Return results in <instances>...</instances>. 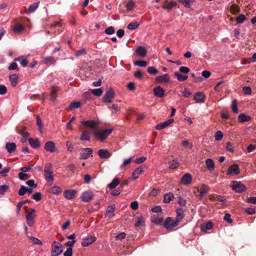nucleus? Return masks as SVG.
I'll list each match as a JSON object with an SVG mask.
<instances>
[{"label": "nucleus", "mask_w": 256, "mask_h": 256, "mask_svg": "<svg viewBox=\"0 0 256 256\" xmlns=\"http://www.w3.org/2000/svg\"><path fill=\"white\" fill-rule=\"evenodd\" d=\"M52 246V256H58L62 252L63 246L61 244L54 241Z\"/></svg>", "instance_id": "3"}, {"label": "nucleus", "mask_w": 256, "mask_h": 256, "mask_svg": "<svg viewBox=\"0 0 256 256\" xmlns=\"http://www.w3.org/2000/svg\"><path fill=\"white\" fill-rule=\"evenodd\" d=\"M94 197V194L90 190H88L82 193L81 198L82 201L88 202L91 200Z\"/></svg>", "instance_id": "10"}, {"label": "nucleus", "mask_w": 256, "mask_h": 256, "mask_svg": "<svg viewBox=\"0 0 256 256\" xmlns=\"http://www.w3.org/2000/svg\"><path fill=\"white\" fill-rule=\"evenodd\" d=\"M44 172L46 180L48 182H50V184H52L54 182V179L52 175L53 173V169L51 164L48 163L46 164Z\"/></svg>", "instance_id": "2"}, {"label": "nucleus", "mask_w": 256, "mask_h": 256, "mask_svg": "<svg viewBox=\"0 0 256 256\" xmlns=\"http://www.w3.org/2000/svg\"><path fill=\"white\" fill-rule=\"evenodd\" d=\"M232 109L234 113H237L238 112V109L237 108V102L236 100H234L232 102Z\"/></svg>", "instance_id": "51"}, {"label": "nucleus", "mask_w": 256, "mask_h": 256, "mask_svg": "<svg viewBox=\"0 0 256 256\" xmlns=\"http://www.w3.org/2000/svg\"><path fill=\"white\" fill-rule=\"evenodd\" d=\"M174 198V194L172 193L166 194L164 196V202L165 203L170 202Z\"/></svg>", "instance_id": "34"}, {"label": "nucleus", "mask_w": 256, "mask_h": 256, "mask_svg": "<svg viewBox=\"0 0 256 256\" xmlns=\"http://www.w3.org/2000/svg\"><path fill=\"white\" fill-rule=\"evenodd\" d=\"M152 222H153L157 224H160L163 221V219L162 218L156 217V218H154L152 220Z\"/></svg>", "instance_id": "59"}, {"label": "nucleus", "mask_w": 256, "mask_h": 256, "mask_svg": "<svg viewBox=\"0 0 256 256\" xmlns=\"http://www.w3.org/2000/svg\"><path fill=\"white\" fill-rule=\"evenodd\" d=\"M33 199L38 202L42 199V194L40 192H36L32 196Z\"/></svg>", "instance_id": "52"}, {"label": "nucleus", "mask_w": 256, "mask_h": 256, "mask_svg": "<svg viewBox=\"0 0 256 256\" xmlns=\"http://www.w3.org/2000/svg\"><path fill=\"white\" fill-rule=\"evenodd\" d=\"M24 29V27L20 24H18L16 25L14 28L13 30L16 34H19Z\"/></svg>", "instance_id": "39"}, {"label": "nucleus", "mask_w": 256, "mask_h": 256, "mask_svg": "<svg viewBox=\"0 0 256 256\" xmlns=\"http://www.w3.org/2000/svg\"><path fill=\"white\" fill-rule=\"evenodd\" d=\"M144 222V218L142 217H140L138 220L137 222L135 224V226L138 227L142 226Z\"/></svg>", "instance_id": "60"}, {"label": "nucleus", "mask_w": 256, "mask_h": 256, "mask_svg": "<svg viewBox=\"0 0 256 256\" xmlns=\"http://www.w3.org/2000/svg\"><path fill=\"white\" fill-rule=\"evenodd\" d=\"M120 183V180L118 178H114L112 182L109 184L108 186L111 189L115 188Z\"/></svg>", "instance_id": "35"}, {"label": "nucleus", "mask_w": 256, "mask_h": 256, "mask_svg": "<svg viewBox=\"0 0 256 256\" xmlns=\"http://www.w3.org/2000/svg\"><path fill=\"white\" fill-rule=\"evenodd\" d=\"M10 80L12 86H16L18 84V76L16 74H12L10 77Z\"/></svg>", "instance_id": "26"}, {"label": "nucleus", "mask_w": 256, "mask_h": 256, "mask_svg": "<svg viewBox=\"0 0 256 256\" xmlns=\"http://www.w3.org/2000/svg\"><path fill=\"white\" fill-rule=\"evenodd\" d=\"M170 81V76L168 74H164L157 76L156 78V82L158 83L168 82Z\"/></svg>", "instance_id": "16"}, {"label": "nucleus", "mask_w": 256, "mask_h": 256, "mask_svg": "<svg viewBox=\"0 0 256 256\" xmlns=\"http://www.w3.org/2000/svg\"><path fill=\"white\" fill-rule=\"evenodd\" d=\"M179 1L186 8H190L193 2L192 0H179Z\"/></svg>", "instance_id": "45"}, {"label": "nucleus", "mask_w": 256, "mask_h": 256, "mask_svg": "<svg viewBox=\"0 0 256 256\" xmlns=\"http://www.w3.org/2000/svg\"><path fill=\"white\" fill-rule=\"evenodd\" d=\"M14 60L19 62L23 66H26L28 64V60H27V58L23 56L15 58Z\"/></svg>", "instance_id": "28"}, {"label": "nucleus", "mask_w": 256, "mask_h": 256, "mask_svg": "<svg viewBox=\"0 0 256 256\" xmlns=\"http://www.w3.org/2000/svg\"><path fill=\"white\" fill-rule=\"evenodd\" d=\"M18 178L22 180H26L30 178V175L20 172L18 174Z\"/></svg>", "instance_id": "48"}, {"label": "nucleus", "mask_w": 256, "mask_h": 256, "mask_svg": "<svg viewBox=\"0 0 256 256\" xmlns=\"http://www.w3.org/2000/svg\"><path fill=\"white\" fill-rule=\"evenodd\" d=\"M184 218V210L182 208H178L176 210V221H178V223Z\"/></svg>", "instance_id": "30"}, {"label": "nucleus", "mask_w": 256, "mask_h": 256, "mask_svg": "<svg viewBox=\"0 0 256 256\" xmlns=\"http://www.w3.org/2000/svg\"><path fill=\"white\" fill-rule=\"evenodd\" d=\"M134 6V3L132 0L129 1L126 5V7L128 10H132Z\"/></svg>", "instance_id": "62"}, {"label": "nucleus", "mask_w": 256, "mask_h": 256, "mask_svg": "<svg viewBox=\"0 0 256 256\" xmlns=\"http://www.w3.org/2000/svg\"><path fill=\"white\" fill-rule=\"evenodd\" d=\"M72 248H68L64 252V256H72Z\"/></svg>", "instance_id": "64"}, {"label": "nucleus", "mask_w": 256, "mask_h": 256, "mask_svg": "<svg viewBox=\"0 0 256 256\" xmlns=\"http://www.w3.org/2000/svg\"><path fill=\"white\" fill-rule=\"evenodd\" d=\"M154 94L155 96L162 98L164 96V91L160 86H156L154 89Z\"/></svg>", "instance_id": "17"}, {"label": "nucleus", "mask_w": 256, "mask_h": 256, "mask_svg": "<svg viewBox=\"0 0 256 256\" xmlns=\"http://www.w3.org/2000/svg\"><path fill=\"white\" fill-rule=\"evenodd\" d=\"M96 240V238L94 236H88L82 239V245L83 246H88L92 244Z\"/></svg>", "instance_id": "9"}, {"label": "nucleus", "mask_w": 256, "mask_h": 256, "mask_svg": "<svg viewBox=\"0 0 256 256\" xmlns=\"http://www.w3.org/2000/svg\"><path fill=\"white\" fill-rule=\"evenodd\" d=\"M192 180V176L191 174L187 173L182 176L180 182L184 185H188L191 183Z\"/></svg>", "instance_id": "14"}, {"label": "nucleus", "mask_w": 256, "mask_h": 256, "mask_svg": "<svg viewBox=\"0 0 256 256\" xmlns=\"http://www.w3.org/2000/svg\"><path fill=\"white\" fill-rule=\"evenodd\" d=\"M246 18L244 15L240 14L236 18V20L238 23L242 24L245 20Z\"/></svg>", "instance_id": "61"}, {"label": "nucleus", "mask_w": 256, "mask_h": 256, "mask_svg": "<svg viewBox=\"0 0 256 256\" xmlns=\"http://www.w3.org/2000/svg\"><path fill=\"white\" fill-rule=\"evenodd\" d=\"M169 164L170 168L171 169H174L176 168L179 165V163L178 162V160L174 159L170 161Z\"/></svg>", "instance_id": "42"}, {"label": "nucleus", "mask_w": 256, "mask_h": 256, "mask_svg": "<svg viewBox=\"0 0 256 256\" xmlns=\"http://www.w3.org/2000/svg\"><path fill=\"white\" fill-rule=\"evenodd\" d=\"M9 188V186L6 184L0 186V195L4 194Z\"/></svg>", "instance_id": "46"}, {"label": "nucleus", "mask_w": 256, "mask_h": 256, "mask_svg": "<svg viewBox=\"0 0 256 256\" xmlns=\"http://www.w3.org/2000/svg\"><path fill=\"white\" fill-rule=\"evenodd\" d=\"M176 3L174 1H171L169 2L167 4L164 5L162 8L164 9L167 10H170L172 8L175 6Z\"/></svg>", "instance_id": "36"}, {"label": "nucleus", "mask_w": 256, "mask_h": 256, "mask_svg": "<svg viewBox=\"0 0 256 256\" xmlns=\"http://www.w3.org/2000/svg\"><path fill=\"white\" fill-rule=\"evenodd\" d=\"M178 224V221H176L170 217H168L166 218L164 224V226L166 230H171L173 228L177 226Z\"/></svg>", "instance_id": "5"}, {"label": "nucleus", "mask_w": 256, "mask_h": 256, "mask_svg": "<svg viewBox=\"0 0 256 256\" xmlns=\"http://www.w3.org/2000/svg\"><path fill=\"white\" fill-rule=\"evenodd\" d=\"M81 106V103L80 102H74L70 104V108H80Z\"/></svg>", "instance_id": "50"}, {"label": "nucleus", "mask_w": 256, "mask_h": 256, "mask_svg": "<svg viewBox=\"0 0 256 256\" xmlns=\"http://www.w3.org/2000/svg\"><path fill=\"white\" fill-rule=\"evenodd\" d=\"M174 122V119L170 118V119L165 121L164 122H162V123H160V124H157L156 126V128L157 130H161L164 129V128H166L167 126H168L169 125H170L171 124H172Z\"/></svg>", "instance_id": "13"}, {"label": "nucleus", "mask_w": 256, "mask_h": 256, "mask_svg": "<svg viewBox=\"0 0 256 256\" xmlns=\"http://www.w3.org/2000/svg\"><path fill=\"white\" fill-rule=\"evenodd\" d=\"M230 186L233 190L239 193L244 192L246 188L244 186L241 182L237 181H232Z\"/></svg>", "instance_id": "6"}, {"label": "nucleus", "mask_w": 256, "mask_h": 256, "mask_svg": "<svg viewBox=\"0 0 256 256\" xmlns=\"http://www.w3.org/2000/svg\"><path fill=\"white\" fill-rule=\"evenodd\" d=\"M134 64L140 67H145L147 66V62L144 60H137L134 62Z\"/></svg>", "instance_id": "47"}, {"label": "nucleus", "mask_w": 256, "mask_h": 256, "mask_svg": "<svg viewBox=\"0 0 256 256\" xmlns=\"http://www.w3.org/2000/svg\"><path fill=\"white\" fill-rule=\"evenodd\" d=\"M143 170L141 167L136 168L132 172L131 180H136L139 177V176L143 172Z\"/></svg>", "instance_id": "23"}, {"label": "nucleus", "mask_w": 256, "mask_h": 256, "mask_svg": "<svg viewBox=\"0 0 256 256\" xmlns=\"http://www.w3.org/2000/svg\"><path fill=\"white\" fill-rule=\"evenodd\" d=\"M230 12L234 14H236L239 11V8L236 5H232L230 8Z\"/></svg>", "instance_id": "49"}, {"label": "nucleus", "mask_w": 256, "mask_h": 256, "mask_svg": "<svg viewBox=\"0 0 256 256\" xmlns=\"http://www.w3.org/2000/svg\"><path fill=\"white\" fill-rule=\"evenodd\" d=\"M209 188L205 184H202L201 188L198 191L200 192V198H202L208 192Z\"/></svg>", "instance_id": "21"}, {"label": "nucleus", "mask_w": 256, "mask_h": 256, "mask_svg": "<svg viewBox=\"0 0 256 256\" xmlns=\"http://www.w3.org/2000/svg\"><path fill=\"white\" fill-rule=\"evenodd\" d=\"M90 133L88 130H84L82 132V136L80 139L82 140H87L88 141L90 140Z\"/></svg>", "instance_id": "31"}, {"label": "nucleus", "mask_w": 256, "mask_h": 256, "mask_svg": "<svg viewBox=\"0 0 256 256\" xmlns=\"http://www.w3.org/2000/svg\"><path fill=\"white\" fill-rule=\"evenodd\" d=\"M92 150L90 148H83L80 153V158L87 159L92 154Z\"/></svg>", "instance_id": "11"}, {"label": "nucleus", "mask_w": 256, "mask_h": 256, "mask_svg": "<svg viewBox=\"0 0 256 256\" xmlns=\"http://www.w3.org/2000/svg\"><path fill=\"white\" fill-rule=\"evenodd\" d=\"M212 228V224L211 222H208L206 224H204L202 226V229L203 230H210Z\"/></svg>", "instance_id": "53"}, {"label": "nucleus", "mask_w": 256, "mask_h": 256, "mask_svg": "<svg viewBox=\"0 0 256 256\" xmlns=\"http://www.w3.org/2000/svg\"><path fill=\"white\" fill-rule=\"evenodd\" d=\"M98 154L100 158L107 159L111 156L112 153L107 149H100Z\"/></svg>", "instance_id": "12"}, {"label": "nucleus", "mask_w": 256, "mask_h": 256, "mask_svg": "<svg viewBox=\"0 0 256 256\" xmlns=\"http://www.w3.org/2000/svg\"><path fill=\"white\" fill-rule=\"evenodd\" d=\"M92 94L96 96H100L103 92V90L102 88L93 89L92 90Z\"/></svg>", "instance_id": "44"}, {"label": "nucleus", "mask_w": 256, "mask_h": 256, "mask_svg": "<svg viewBox=\"0 0 256 256\" xmlns=\"http://www.w3.org/2000/svg\"><path fill=\"white\" fill-rule=\"evenodd\" d=\"M76 191L74 190H68L64 192V196L67 199H72L76 195Z\"/></svg>", "instance_id": "20"}, {"label": "nucleus", "mask_w": 256, "mask_h": 256, "mask_svg": "<svg viewBox=\"0 0 256 256\" xmlns=\"http://www.w3.org/2000/svg\"><path fill=\"white\" fill-rule=\"evenodd\" d=\"M174 76H176L178 80L180 82H183L188 79V76L185 75H182L178 72H175L174 73Z\"/></svg>", "instance_id": "33"}, {"label": "nucleus", "mask_w": 256, "mask_h": 256, "mask_svg": "<svg viewBox=\"0 0 256 256\" xmlns=\"http://www.w3.org/2000/svg\"><path fill=\"white\" fill-rule=\"evenodd\" d=\"M28 142L34 148H38L40 146V142L38 139L29 138Z\"/></svg>", "instance_id": "29"}, {"label": "nucleus", "mask_w": 256, "mask_h": 256, "mask_svg": "<svg viewBox=\"0 0 256 256\" xmlns=\"http://www.w3.org/2000/svg\"><path fill=\"white\" fill-rule=\"evenodd\" d=\"M146 160V156H142L140 158H136L134 160V162L137 164H141L144 162Z\"/></svg>", "instance_id": "56"}, {"label": "nucleus", "mask_w": 256, "mask_h": 256, "mask_svg": "<svg viewBox=\"0 0 256 256\" xmlns=\"http://www.w3.org/2000/svg\"><path fill=\"white\" fill-rule=\"evenodd\" d=\"M251 120V118L245 114L244 113L240 114L238 116V122H244L250 121Z\"/></svg>", "instance_id": "27"}, {"label": "nucleus", "mask_w": 256, "mask_h": 256, "mask_svg": "<svg viewBox=\"0 0 256 256\" xmlns=\"http://www.w3.org/2000/svg\"><path fill=\"white\" fill-rule=\"evenodd\" d=\"M182 145L185 147L188 148L189 147L190 148H192V144H191L190 141L188 140H184L182 142Z\"/></svg>", "instance_id": "54"}, {"label": "nucleus", "mask_w": 256, "mask_h": 256, "mask_svg": "<svg viewBox=\"0 0 256 256\" xmlns=\"http://www.w3.org/2000/svg\"><path fill=\"white\" fill-rule=\"evenodd\" d=\"M214 138L216 140L218 141L221 140L223 138V134L222 132L218 131L215 134Z\"/></svg>", "instance_id": "55"}, {"label": "nucleus", "mask_w": 256, "mask_h": 256, "mask_svg": "<svg viewBox=\"0 0 256 256\" xmlns=\"http://www.w3.org/2000/svg\"><path fill=\"white\" fill-rule=\"evenodd\" d=\"M33 192V189L32 188H30L26 187L25 186H22L20 188L18 194L20 196H24L26 192L28 193L29 194H32Z\"/></svg>", "instance_id": "19"}, {"label": "nucleus", "mask_w": 256, "mask_h": 256, "mask_svg": "<svg viewBox=\"0 0 256 256\" xmlns=\"http://www.w3.org/2000/svg\"><path fill=\"white\" fill-rule=\"evenodd\" d=\"M194 100L198 103H202L204 101L205 96L203 93L198 92L194 95Z\"/></svg>", "instance_id": "18"}, {"label": "nucleus", "mask_w": 256, "mask_h": 256, "mask_svg": "<svg viewBox=\"0 0 256 256\" xmlns=\"http://www.w3.org/2000/svg\"><path fill=\"white\" fill-rule=\"evenodd\" d=\"M35 212L36 210L34 208H31L26 212V218L27 224L30 226H33L34 224V219L36 217Z\"/></svg>", "instance_id": "4"}, {"label": "nucleus", "mask_w": 256, "mask_h": 256, "mask_svg": "<svg viewBox=\"0 0 256 256\" xmlns=\"http://www.w3.org/2000/svg\"><path fill=\"white\" fill-rule=\"evenodd\" d=\"M81 123L86 127L90 128L93 130H96L98 125V123L93 120H84L81 121Z\"/></svg>", "instance_id": "8"}, {"label": "nucleus", "mask_w": 256, "mask_h": 256, "mask_svg": "<svg viewBox=\"0 0 256 256\" xmlns=\"http://www.w3.org/2000/svg\"><path fill=\"white\" fill-rule=\"evenodd\" d=\"M26 184L30 186V188H36L37 187V184L34 183V182L32 180H28L26 182Z\"/></svg>", "instance_id": "57"}, {"label": "nucleus", "mask_w": 256, "mask_h": 256, "mask_svg": "<svg viewBox=\"0 0 256 256\" xmlns=\"http://www.w3.org/2000/svg\"><path fill=\"white\" fill-rule=\"evenodd\" d=\"M36 124L38 126V130L40 132V133H42V121L39 116H36Z\"/></svg>", "instance_id": "41"}, {"label": "nucleus", "mask_w": 256, "mask_h": 256, "mask_svg": "<svg viewBox=\"0 0 256 256\" xmlns=\"http://www.w3.org/2000/svg\"><path fill=\"white\" fill-rule=\"evenodd\" d=\"M29 238L30 239L32 243L34 244L38 245H41L42 244V242L33 236H30Z\"/></svg>", "instance_id": "58"}, {"label": "nucleus", "mask_w": 256, "mask_h": 256, "mask_svg": "<svg viewBox=\"0 0 256 256\" xmlns=\"http://www.w3.org/2000/svg\"><path fill=\"white\" fill-rule=\"evenodd\" d=\"M239 172L240 170L238 167L236 165H232L228 168L227 174L230 175L233 174H237Z\"/></svg>", "instance_id": "24"}, {"label": "nucleus", "mask_w": 256, "mask_h": 256, "mask_svg": "<svg viewBox=\"0 0 256 256\" xmlns=\"http://www.w3.org/2000/svg\"><path fill=\"white\" fill-rule=\"evenodd\" d=\"M16 146L14 142H7L6 144V148L10 153H12L16 150Z\"/></svg>", "instance_id": "25"}, {"label": "nucleus", "mask_w": 256, "mask_h": 256, "mask_svg": "<svg viewBox=\"0 0 256 256\" xmlns=\"http://www.w3.org/2000/svg\"><path fill=\"white\" fill-rule=\"evenodd\" d=\"M44 149L50 152H54L56 150V144L54 142L48 141L45 144Z\"/></svg>", "instance_id": "15"}, {"label": "nucleus", "mask_w": 256, "mask_h": 256, "mask_svg": "<svg viewBox=\"0 0 256 256\" xmlns=\"http://www.w3.org/2000/svg\"><path fill=\"white\" fill-rule=\"evenodd\" d=\"M136 53L142 58L146 56L147 50L146 48L142 46H138L136 50Z\"/></svg>", "instance_id": "22"}, {"label": "nucleus", "mask_w": 256, "mask_h": 256, "mask_svg": "<svg viewBox=\"0 0 256 256\" xmlns=\"http://www.w3.org/2000/svg\"><path fill=\"white\" fill-rule=\"evenodd\" d=\"M112 114H116L120 110V108L116 104H112V106H109Z\"/></svg>", "instance_id": "40"}, {"label": "nucleus", "mask_w": 256, "mask_h": 256, "mask_svg": "<svg viewBox=\"0 0 256 256\" xmlns=\"http://www.w3.org/2000/svg\"><path fill=\"white\" fill-rule=\"evenodd\" d=\"M105 32L108 34H112L114 32V28L113 26H110L106 29Z\"/></svg>", "instance_id": "63"}, {"label": "nucleus", "mask_w": 256, "mask_h": 256, "mask_svg": "<svg viewBox=\"0 0 256 256\" xmlns=\"http://www.w3.org/2000/svg\"><path fill=\"white\" fill-rule=\"evenodd\" d=\"M50 192L52 194H57L62 192V190L60 187L58 186H54L50 189Z\"/></svg>", "instance_id": "37"}, {"label": "nucleus", "mask_w": 256, "mask_h": 256, "mask_svg": "<svg viewBox=\"0 0 256 256\" xmlns=\"http://www.w3.org/2000/svg\"><path fill=\"white\" fill-rule=\"evenodd\" d=\"M206 166L209 170H212L214 169V164L212 160L210 158H208L206 160Z\"/></svg>", "instance_id": "32"}, {"label": "nucleus", "mask_w": 256, "mask_h": 256, "mask_svg": "<svg viewBox=\"0 0 256 256\" xmlns=\"http://www.w3.org/2000/svg\"><path fill=\"white\" fill-rule=\"evenodd\" d=\"M139 26L140 24L138 22H134L129 24L127 26V28L130 30H134Z\"/></svg>", "instance_id": "38"}, {"label": "nucleus", "mask_w": 256, "mask_h": 256, "mask_svg": "<svg viewBox=\"0 0 256 256\" xmlns=\"http://www.w3.org/2000/svg\"><path fill=\"white\" fill-rule=\"evenodd\" d=\"M147 71L150 74H158V70L154 66H150L148 68Z\"/></svg>", "instance_id": "43"}, {"label": "nucleus", "mask_w": 256, "mask_h": 256, "mask_svg": "<svg viewBox=\"0 0 256 256\" xmlns=\"http://www.w3.org/2000/svg\"><path fill=\"white\" fill-rule=\"evenodd\" d=\"M114 94L112 88H110L105 94L104 98L103 101L106 104H110L112 102V99L114 98Z\"/></svg>", "instance_id": "7"}, {"label": "nucleus", "mask_w": 256, "mask_h": 256, "mask_svg": "<svg viewBox=\"0 0 256 256\" xmlns=\"http://www.w3.org/2000/svg\"><path fill=\"white\" fill-rule=\"evenodd\" d=\"M112 128L106 130H94L92 132L94 137L101 142L104 140L112 132Z\"/></svg>", "instance_id": "1"}]
</instances>
